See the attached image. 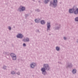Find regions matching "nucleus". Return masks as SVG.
<instances>
[{
	"label": "nucleus",
	"mask_w": 78,
	"mask_h": 78,
	"mask_svg": "<svg viewBox=\"0 0 78 78\" xmlns=\"http://www.w3.org/2000/svg\"><path fill=\"white\" fill-rule=\"evenodd\" d=\"M49 69H50V68L48 66V65L47 64H44L43 68H42L41 69V70L43 74L45 75V74L46 73L45 70H48Z\"/></svg>",
	"instance_id": "obj_1"
},
{
	"label": "nucleus",
	"mask_w": 78,
	"mask_h": 78,
	"mask_svg": "<svg viewBox=\"0 0 78 78\" xmlns=\"http://www.w3.org/2000/svg\"><path fill=\"white\" fill-rule=\"evenodd\" d=\"M75 8V9L74 10H76L74 12V14H78V9L76 8V7L75 6L74 7Z\"/></svg>",
	"instance_id": "obj_2"
},
{
	"label": "nucleus",
	"mask_w": 78,
	"mask_h": 78,
	"mask_svg": "<svg viewBox=\"0 0 78 78\" xmlns=\"http://www.w3.org/2000/svg\"><path fill=\"white\" fill-rule=\"evenodd\" d=\"M53 2L52 3L53 5L55 6H56V4H57V0H53Z\"/></svg>",
	"instance_id": "obj_3"
},
{
	"label": "nucleus",
	"mask_w": 78,
	"mask_h": 78,
	"mask_svg": "<svg viewBox=\"0 0 78 78\" xmlns=\"http://www.w3.org/2000/svg\"><path fill=\"white\" fill-rule=\"evenodd\" d=\"M74 9H75V7H74L73 9H69V13H73V11H74Z\"/></svg>",
	"instance_id": "obj_4"
},
{
	"label": "nucleus",
	"mask_w": 78,
	"mask_h": 78,
	"mask_svg": "<svg viewBox=\"0 0 78 78\" xmlns=\"http://www.w3.org/2000/svg\"><path fill=\"white\" fill-rule=\"evenodd\" d=\"M17 37L18 38H22L23 35L21 34H19L17 35Z\"/></svg>",
	"instance_id": "obj_5"
},
{
	"label": "nucleus",
	"mask_w": 78,
	"mask_h": 78,
	"mask_svg": "<svg viewBox=\"0 0 78 78\" xmlns=\"http://www.w3.org/2000/svg\"><path fill=\"white\" fill-rule=\"evenodd\" d=\"M25 9V8L24 7L21 6L19 8V9H21L22 11H24Z\"/></svg>",
	"instance_id": "obj_6"
},
{
	"label": "nucleus",
	"mask_w": 78,
	"mask_h": 78,
	"mask_svg": "<svg viewBox=\"0 0 78 78\" xmlns=\"http://www.w3.org/2000/svg\"><path fill=\"white\" fill-rule=\"evenodd\" d=\"M35 66H36V64L35 63H33L30 65V66L32 68H34Z\"/></svg>",
	"instance_id": "obj_7"
},
{
	"label": "nucleus",
	"mask_w": 78,
	"mask_h": 78,
	"mask_svg": "<svg viewBox=\"0 0 78 78\" xmlns=\"http://www.w3.org/2000/svg\"><path fill=\"white\" fill-rule=\"evenodd\" d=\"M50 23H48L47 27L48 29H50Z\"/></svg>",
	"instance_id": "obj_8"
},
{
	"label": "nucleus",
	"mask_w": 78,
	"mask_h": 78,
	"mask_svg": "<svg viewBox=\"0 0 78 78\" xmlns=\"http://www.w3.org/2000/svg\"><path fill=\"white\" fill-rule=\"evenodd\" d=\"M24 42H27V41H29V39L28 38H27L26 39L23 40Z\"/></svg>",
	"instance_id": "obj_9"
},
{
	"label": "nucleus",
	"mask_w": 78,
	"mask_h": 78,
	"mask_svg": "<svg viewBox=\"0 0 78 78\" xmlns=\"http://www.w3.org/2000/svg\"><path fill=\"white\" fill-rule=\"evenodd\" d=\"M10 55L12 56V58L16 56V55L13 53H11Z\"/></svg>",
	"instance_id": "obj_10"
},
{
	"label": "nucleus",
	"mask_w": 78,
	"mask_h": 78,
	"mask_svg": "<svg viewBox=\"0 0 78 78\" xmlns=\"http://www.w3.org/2000/svg\"><path fill=\"white\" fill-rule=\"evenodd\" d=\"M76 69H73L72 71V72L73 73H76Z\"/></svg>",
	"instance_id": "obj_11"
},
{
	"label": "nucleus",
	"mask_w": 78,
	"mask_h": 78,
	"mask_svg": "<svg viewBox=\"0 0 78 78\" xmlns=\"http://www.w3.org/2000/svg\"><path fill=\"white\" fill-rule=\"evenodd\" d=\"M41 24H44L45 22L44 21V20H42L41 21Z\"/></svg>",
	"instance_id": "obj_12"
},
{
	"label": "nucleus",
	"mask_w": 78,
	"mask_h": 78,
	"mask_svg": "<svg viewBox=\"0 0 78 78\" xmlns=\"http://www.w3.org/2000/svg\"><path fill=\"white\" fill-rule=\"evenodd\" d=\"M12 58L13 60H16V55H15L14 57H13Z\"/></svg>",
	"instance_id": "obj_13"
},
{
	"label": "nucleus",
	"mask_w": 78,
	"mask_h": 78,
	"mask_svg": "<svg viewBox=\"0 0 78 78\" xmlns=\"http://www.w3.org/2000/svg\"><path fill=\"white\" fill-rule=\"evenodd\" d=\"M56 50H57V51H58V50H59V47H56Z\"/></svg>",
	"instance_id": "obj_14"
},
{
	"label": "nucleus",
	"mask_w": 78,
	"mask_h": 78,
	"mask_svg": "<svg viewBox=\"0 0 78 78\" xmlns=\"http://www.w3.org/2000/svg\"><path fill=\"white\" fill-rule=\"evenodd\" d=\"M49 0H45L44 3H47L49 2Z\"/></svg>",
	"instance_id": "obj_15"
},
{
	"label": "nucleus",
	"mask_w": 78,
	"mask_h": 78,
	"mask_svg": "<svg viewBox=\"0 0 78 78\" xmlns=\"http://www.w3.org/2000/svg\"><path fill=\"white\" fill-rule=\"evenodd\" d=\"M35 21L36 22H37V23H38V22H39V20H37V19H36L35 20Z\"/></svg>",
	"instance_id": "obj_16"
},
{
	"label": "nucleus",
	"mask_w": 78,
	"mask_h": 78,
	"mask_svg": "<svg viewBox=\"0 0 78 78\" xmlns=\"http://www.w3.org/2000/svg\"><path fill=\"white\" fill-rule=\"evenodd\" d=\"M75 21H78V17L75 18Z\"/></svg>",
	"instance_id": "obj_17"
},
{
	"label": "nucleus",
	"mask_w": 78,
	"mask_h": 78,
	"mask_svg": "<svg viewBox=\"0 0 78 78\" xmlns=\"http://www.w3.org/2000/svg\"><path fill=\"white\" fill-rule=\"evenodd\" d=\"M11 74H14L15 73L14 71H12L11 73Z\"/></svg>",
	"instance_id": "obj_18"
},
{
	"label": "nucleus",
	"mask_w": 78,
	"mask_h": 78,
	"mask_svg": "<svg viewBox=\"0 0 78 78\" xmlns=\"http://www.w3.org/2000/svg\"><path fill=\"white\" fill-rule=\"evenodd\" d=\"M23 46H24V47H25V46H26V44H25L24 43L23 44Z\"/></svg>",
	"instance_id": "obj_19"
},
{
	"label": "nucleus",
	"mask_w": 78,
	"mask_h": 78,
	"mask_svg": "<svg viewBox=\"0 0 78 78\" xmlns=\"http://www.w3.org/2000/svg\"><path fill=\"white\" fill-rule=\"evenodd\" d=\"M9 29L10 30L11 29V27H9Z\"/></svg>",
	"instance_id": "obj_20"
},
{
	"label": "nucleus",
	"mask_w": 78,
	"mask_h": 78,
	"mask_svg": "<svg viewBox=\"0 0 78 78\" xmlns=\"http://www.w3.org/2000/svg\"><path fill=\"white\" fill-rule=\"evenodd\" d=\"M6 66H5L4 67H3V69H6Z\"/></svg>",
	"instance_id": "obj_21"
},
{
	"label": "nucleus",
	"mask_w": 78,
	"mask_h": 78,
	"mask_svg": "<svg viewBox=\"0 0 78 78\" xmlns=\"http://www.w3.org/2000/svg\"><path fill=\"white\" fill-rule=\"evenodd\" d=\"M64 39H65V40H66V38L65 37H64Z\"/></svg>",
	"instance_id": "obj_22"
},
{
	"label": "nucleus",
	"mask_w": 78,
	"mask_h": 78,
	"mask_svg": "<svg viewBox=\"0 0 78 78\" xmlns=\"http://www.w3.org/2000/svg\"><path fill=\"white\" fill-rule=\"evenodd\" d=\"M18 75H20V73H19L18 74Z\"/></svg>",
	"instance_id": "obj_23"
}]
</instances>
